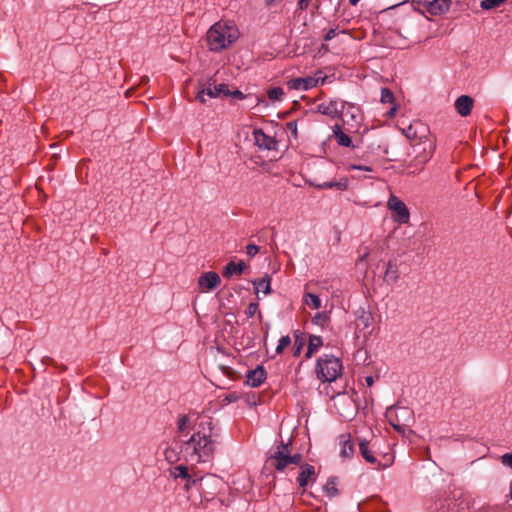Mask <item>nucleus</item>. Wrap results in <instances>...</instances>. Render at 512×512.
Masks as SVG:
<instances>
[{"label":"nucleus","mask_w":512,"mask_h":512,"mask_svg":"<svg viewBox=\"0 0 512 512\" xmlns=\"http://www.w3.org/2000/svg\"><path fill=\"white\" fill-rule=\"evenodd\" d=\"M219 438L216 422L212 417L204 415L198 417L193 434L183 443L187 451H192L191 457L197 462H208L214 456Z\"/></svg>","instance_id":"f257e3e1"},{"label":"nucleus","mask_w":512,"mask_h":512,"mask_svg":"<svg viewBox=\"0 0 512 512\" xmlns=\"http://www.w3.org/2000/svg\"><path fill=\"white\" fill-rule=\"evenodd\" d=\"M292 439L287 442L281 440L275 447L271 448L265 461L267 469H273L283 473L287 470H293L303 462L302 454L292 453Z\"/></svg>","instance_id":"f03ea898"},{"label":"nucleus","mask_w":512,"mask_h":512,"mask_svg":"<svg viewBox=\"0 0 512 512\" xmlns=\"http://www.w3.org/2000/svg\"><path fill=\"white\" fill-rule=\"evenodd\" d=\"M240 36L237 26L232 21L214 23L206 34L207 45L212 52H221L235 43Z\"/></svg>","instance_id":"7ed1b4c3"},{"label":"nucleus","mask_w":512,"mask_h":512,"mask_svg":"<svg viewBox=\"0 0 512 512\" xmlns=\"http://www.w3.org/2000/svg\"><path fill=\"white\" fill-rule=\"evenodd\" d=\"M403 133L410 140H419V143L413 145L414 151L423 145L425 155L420 162H427L432 157L436 147L434 141L428 138V126L421 121H414L403 130Z\"/></svg>","instance_id":"20e7f679"},{"label":"nucleus","mask_w":512,"mask_h":512,"mask_svg":"<svg viewBox=\"0 0 512 512\" xmlns=\"http://www.w3.org/2000/svg\"><path fill=\"white\" fill-rule=\"evenodd\" d=\"M342 362L333 355H324L317 360V377L325 382L335 381L342 373Z\"/></svg>","instance_id":"39448f33"},{"label":"nucleus","mask_w":512,"mask_h":512,"mask_svg":"<svg viewBox=\"0 0 512 512\" xmlns=\"http://www.w3.org/2000/svg\"><path fill=\"white\" fill-rule=\"evenodd\" d=\"M386 417L396 431L404 433L413 420V412L407 407L395 406L387 409Z\"/></svg>","instance_id":"423d86ee"},{"label":"nucleus","mask_w":512,"mask_h":512,"mask_svg":"<svg viewBox=\"0 0 512 512\" xmlns=\"http://www.w3.org/2000/svg\"><path fill=\"white\" fill-rule=\"evenodd\" d=\"M205 95L209 96L210 98H218L221 96L228 97L230 95V90L227 84H216L215 80L210 79L207 83V86L204 85L201 89L198 90L196 100L201 103H205Z\"/></svg>","instance_id":"0eeeda50"},{"label":"nucleus","mask_w":512,"mask_h":512,"mask_svg":"<svg viewBox=\"0 0 512 512\" xmlns=\"http://www.w3.org/2000/svg\"><path fill=\"white\" fill-rule=\"evenodd\" d=\"M387 208L391 211L392 219L398 224H407L409 222V209L397 196L393 194L390 195L387 201Z\"/></svg>","instance_id":"6e6552de"},{"label":"nucleus","mask_w":512,"mask_h":512,"mask_svg":"<svg viewBox=\"0 0 512 512\" xmlns=\"http://www.w3.org/2000/svg\"><path fill=\"white\" fill-rule=\"evenodd\" d=\"M373 321V316L369 311L364 309H358L355 312V336L356 338H360L361 334L363 337H366V330L370 328Z\"/></svg>","instance_id":"1a4fd4ad"},{"label":"nucleus","mask_w":512,"mask_h":512,"mask_svg":"<svg viewBox=\"0 0 512 512\" xmlns=\"http://www.w3.org/2000/svg\"><path fill=\"white\" fill-rule=\"evenodd\" d=\"M326 77H304V78H293L288 81V86L290 89L295 90H309L313 87H316L318 83L321 81L323 84L325 82Z\"/></svg>","instance_id":"9d476101"},{"label":"nucleus","mask_w":512,"mask_h":512,"mask_svg":"<svg viewBox=\"0 0 512 512\" xmlns=\"http://www.w3.org/2000/svg\"><path fill=\"white\" fill-rule=\"evenodd\" d=\"M221 284L220 276L214 272H204L198 278V285L201 291H210L216 289Z\"/></svg>","instance_id":"9b49d317"},{"label":"nucleus","mask_w":512,"mask_h":512,"mask_svg":"<svg viewBox=\"0 0 512 512\" xmlns=\"http://www.w3.org/2000/svg\"><path fill=\"white\" fill-rule=\"evenodd\" d=\"M343 109L344 103L338 100H330L317 105V112L331 118L338 117L339 114L342 113Z\"/></svg>","instance_id":"f8f14e48"},{"label":"nucleus","mask_w":512,"mask_h":512,"mask_svg":"<svg viewBox=\"0 0 512 512\" xmlns=\"http://www.w3.org/2000/svg\"><path fill=\"white\" fill-rule=\"evenodd\" d=\"M253 137L255 144L260 148L264 150H275L277 146V141L264 133L262 129H255L253 131Z\"/></svg>","instance_id":"ddd939ff"},{"label":"nucleus","mask_w":512,"mask_h":512,"mask_svg":"<svg viewBox=\"0 0 512 512\" xmlns=\"http://www.w3.org/2000/svg\"><path fill=\"white\" fill-rule=\"evenodd\" d=\"M267 378L266 370L263 366H257L249 370L246 374V384L251 387H259Z\"/></svg>","instance_id":"4468645a"},{"label":"nucleus","mask_w":512,"mask_h":512,"mask_svg":"<svg viewBox=\"0 0 512 512\" xmlns=\"http://www.w3.org/2000/svg\"><path fill=\"white\" fill-rule=\"evenodd\" d=\"M297 467L300 468V472L297 476V483L299 487L305 488L308 482L316 475L315 467L303 462H301Z\"/></svg>","instance_id":"2eb2a0df"},{"label":"nucleus","mask_w":512,"mask_h":512,"mask_svg":"<svg viewBox=\"0 0 512 512\" xmlns=\"http://www.w3.org/2000/svg\"><path fill=\"white\" fill-rule=\"evenodd\" d=\"M454 106L460 116L466 117L473 109L474 100L468 95H461L456 99Z\"/></svg>","instance_id":"dca6fc26"},{"label":"nucleus","mask_w":512,"mask_h":512,"mask_svg":"<svg viewBox=\"0 0 512 512\" xmlns=\"http://www.w3.org/2000/svg\"><path fill=\"white\" fill-rule=\"evenodd\" d=\"M451 6L450 0H431L428 5H426V10L431 15H442L449 11Z\"/></svg>","instance_id":"f3484780"},{"label":"nucleus","mask_w":512,"mask_h":512,"mask_svg":"<svg viewBox=\"0 0 512 512\" xmlns=\"http://www.w3.org/2000/svg\"><path fill=\"white\" fill-rule=\"evenodd\" d=\"M400 278L399 265L396 260L388 261L384 274V281L390 285L395 284Z\"/></svg>","instance_id":"a211bd4d"},{"label":"nucleus","mask_w":512,"mask_h":512,"mask_svg":"<svg viewBox=\"0 0 512 512\" xmlns=\"http://www.w3.org/2000/svg\"><path fill=\"white\" fill-rule=\"evenodd\" d=\"M333 136L339 146L342 147H355L352 140L347 133H345L339 124L333 126Z\"/></svg>","instance_id":"6ab92c4d"},{"label":"nucleus","mask_w":512,"mask_h":512,"mask_svg":"<svg viewBox=\"0 0 512 512\" xmlns=\"http://www.w3.org/2000/svg\"><path fill=\"white\" fill-rule=\"evenodd\" d=\"M340 444L342 445L340 456L345 459L351 458L354 455V445L350 434H342L340 436Z\"/></svg>","instance_id":"aec40b11"},{"label":"nucleus","mask_w":512,"mask_h":512,"mask_svg":"<svg viewBox=\"0 0 512 512\" xmlns=\"http://www.w3.org/2000/svg\"><path fill=\"white\" fill-rule=\"evenodd\" d=\"M246 267L247 266H246L244 261H239L238 263L230 261L224 267L222 274L226 278H230L234 274L235 275H241L244 272V270L246 269Z\"/></svg>","instance_id":"412c9836"},{"label":"nucleus","mask_w":512,"mask_h":512,"mask_svg":"<svg viewBox=\"0 0 512 512\" xmlns=\"http://www.w3.org/2000/svg\"><path fill=\"white\" fill-rule=\"evenodd\" d=\"M359 451L362 457L371 464H375L377 462L376 458L373 455V452L371 451L369 447V442L365 439L361 440L359 442Z\"/></svg>","instance_id":"4be33fe9"},{"label":"nucleus","mask_w":512,"mask_h":512,"mask_svg":"<svg viewBox=\"0 0 512 512\" xmlns=\"http://www.w3.org/2000/svg\"><path fill=\"white\" fill-rule=\"evenodd\" d=\"M323 345V340L321 336L311 335L309 337L308 349L306 352V357L310 358L314 352H316Z\"/></svg>","instance_id":"5701e85b"},{"label":"nucleus","mask_w":512,"mask_h":512,"mask_svg":"<svg viewBox=\"0 0 512 512\" xmlns=\"http://www.w3.org/2000/svg\"><path fill=\"white\" fill-rule=\"evenodd\" d=\"M253 285L255 287L256 293H258L260 290H262L266 295L271 293L270 277L268 275L253 281Z\"/></svg>","instance_id":"b1692460"},{"label":"nucleus","mask_w":512,"mask_h":512,"mask_svg":"<svg viewBox=\"0 0 512 512\" xmlns=\"http://www.w3.org/2000/svg\"><path fill=\"white\" fill-rule=\"evenodd\" d=\"M348 118H350V120L352 121H355L356 122V126L359 125L360 123V120H361V115L359 113V109L356 108L355 106H350L347 111L344 113L343 115V123L344 124H348L349 123V120Z\"/></svg>","instance_id":"393cba45"},{"label":"nucleus","mask_w":512,"mask_h":512,"mask_svg":"<svg viewBox=\"0 0 512 512\" xmlns=\"http://www.w3.org/2000/svg\"><path fill=\"white\" fill-rule=\"evenodd\" d=\"M337 485V478L336 477H330L326 484L323 487V490L325 494L329 498H333L339 495V490L336 488Z\"/></svg>","instance_id":"a878e982"},{"label":"nucleus","mask_w":512,"mask_h":512,"mask_svg":"<svg viewBox=\"0 0 512 512\" xmlns=\"http://www.w3.org/2000/svg\"><path fill=\"white\" fill-rule=\"evenodd\" d=\"M348 179L342 178L339 181H331V182H325L321 184L320 188H336L338 190L344 191L348 188Z\"/></svg>","instance_id":"bb28decb"},{"label":"nucleus","mask_w":512,"mask_h":512,"mask_svg":"<svg viewBox=\"0 0 512 512\" xmlns=\"http://www.w3.org/2000/svg\"><path fill=\"white\" fill-rule=\"evenodd\" d=\"M304 303L309 306L311 309H319L321 307L320 298L313 293H305L304 295Z\"/></svg>","instance_id":"cd10ccee"},{"label":"nucleus","mask_w":512,"mask_h":512,"mask_svg":"<svg viewBox=\"0 0 512 512\" xmlns=\"http://www.w3.org/2000/svg\"><path fill=\"white\" fill-rule=\"evenodd\" d=\"M170 475L175 479H177V478L186 479L187 477H189L190 474H189V469L187 466L178 465L170 470Z\"/></svg>","instance_id":"c85d7f7f"},{"label":"nucleus","mask_w":512,"mask_h":512,"mask_svg":"<svg viewBox=\"0 0 512 512\" xmlns=\"http://www.w3.org/2000/svg\"><path fill=\"white\" fill-rule=\"evenodd\" d=\"M305 345V338L300 331H296L295 333V341H294V356H299L303 347Z\"/></svg>","instance_id":"c756f323"},{"label":"nucleus","mask_w":512,"mask_h":512,"mask_svg":"<svg viewBox=\"0 0 512 512\" xmlns=\"http://www.w3.org/2000/svg\"><path fill=\"white\" fill-rule=\"evenodd\" d=\"M329 315L327 312H318L312 318V323L318 326H325L329 322Z\"/></svg>","instance_id":"7c9ffc66"},{"label":"nucleus","mask_w":512,"mask_h":512,"mask_svg":"<svg viewBox=\"0 0 512 512\" xmlns=\"http://www.w3.org/2000/svg\"><path fill=\"white\" fill-rule=\"evenodd\" d=\"M507 0H482L480 3V7L483 10H492L494 8L499 7Z\"/></svg>","instance_id":"2f4dec72"},{"label":"nucleus","mask_w":512,"mask_h":512,"mask_svg":"<svg viewBox=\"0 0 512 512\" xmlns=\"http://www.w3.org/2000/svg\"><path fill=\"white\" fill-rule=\"evenodd\" d=\"M381 102L384 104H394L395 97L392 91L388 88L381 89Z\"/></svg>","instance_id":"473e14b6"},{"label":"nucleus","mask_w":512,"mask_h":512,"mask_svg":"<svg viewBox=\"0 0 512 512\" xmlns=\"http://www.w3.org/2000/svg\"><path fill=\"white\" fill-rule=\"evenodd\" d=\"M267 95L270 100L279 101L282 99V96L284 95V91L281 87H273L268 90Z\"/></svg>","instance_id":"72a5a7b5"},{"label":"nucleus","mask_w":512,"mask_h":512,"mask_svg":"<svg viewBox=\"0 0 512 512\" xmlns=\"http://www.w3.org/2000/svg\"><path fill=\"white\" fill-rule=\"evenodd\" d=\"M190 425V418L188 415H181L177 421V429L179 433H183Z\"/></svg>","instance_id":"f704fd0d"},{"label":"nucleus","mask_w":512,"mask_h":512,"mask_svg":"<svg viewBox=\"0 0 512 512\" xmlns=\"http://www.w3.org/2000/svg\"><path fill=\"white\" fill-rule=\"evenodd\" d=\"M291 344L290 336L286 335L280 338L276 347V353L281 354Z\"/></svg>","instance_id":"c9c22d12"},{"label":"nucleus","mask_w":512,"mask_h":512,"mask_svg":"<svg viewBox=\"0 0 512 512\" xmlns=\"http://www.w3.org/2000/svg\"><path fill=\"white\" fill-rule=\"evenodd\" d=\"M164 457L168 462L173 463L178 460V453L175 448L168 447L164 451Z\"/></svg>","instance_id":"e433bc0d"},{"label":"nucleus","mask_w":512,"mask_h":512,"mask_svg":"<svg viewBox=\"0 0 512 512\" xmlns=\"http://www.w3.org/2000/svg\"><path fill=\"white\" fill-rule=\"evenodd\" d=\"M258 309H259V305L258 303L256 302H251L246 311H245V314L247 315L248 318H252L257 312H258Z\"/></svg>","instance_id":"4c0bfd02"},{"label":"nucleus","mask_w":512,"mask_h":512,"mask_svg":"<svg viewBox=\"0 0 512 512\" xmlns=\"http://www.w3.org/2000/svg\"><path fill=\"white\" fill-rule=\"evenodd\" d=\"M286 131L289 132L295 139L298 136L297 133V122L296 121H289L286 123Z\"/></svg>","instance_id":"58836bf2"},{"label":"nucleus","mask_w":512,"mask_h":512,"mask_svg":"<svg viewBox=\"0 0 512 512\" xmlns=\"http://www.w3.org/2000/svg\"><path fill=\"white\" fill-rule=\"evenodd\" d=\"M501 463L512 469V452L505 453L500 457Z\"/></svg>","instance_id":"ea45409f"},{"label":"nucleus","mask_w":512,"mask_h":512,"mask_svg":"<svg viewBox=\"0 0 512 512\" xmlns=\"http://www.w3.org/2000/svg\"><path fill=\"white\" fill-rule=\"evenodd\" d=\"M199 481H201V478H192L191 475H189V477L186 478L184 489L188 491L192 486L196 485Z\"/></svg>","instance_id":"a19ab883"},{"label":"nucleus","mask_w":512,"mask_h":512,"mask_svg":"<svg viewBox=\"0 0 512 512\" xmlns=\"http://www.w3.org/2000/svg\"><path fill=\"white\" fill-rule=\"evenodd\" d=\"M259 252V247L255 244H248L246 246V253L250 257H254Z\"/></svg>","instance_id":"79ce46f5"},{"label":"nucleus","mask_w":512,"mask_h":512,"mask_svg":"<svg viewBox=\"0 0 512 512\" xmlns=\"http://www.w3.org/2000/svg\"><path fill=\"white\" fill-rule=\"evenodd\" d=\"M350 169H352V170H360V171H367V172H371L372 171V168L370 166L356 165V164L350 165Z\"/></svg>","instance_id":"37998d69"},{"label":"nucleus","mask_w":512,"mask_h":512,"mask_svg":"<svg viewBox=\"0 0 512 512\" xmlns=\"http://www.w3.org/2000/svg\"><path fill=\"white\" fill-rule=\"evenodd\" d=\"M337 35V30L335 28H331L327 31V33L324 36L325 41L332 40Z\"/></svg>","instance_id":"c03bdc74"},{"label":"nucleus","mask_w":512,"mask_h":512,"mask_svg":"<svg viewBox=\"0 0 512 512\" xmlns=\"http://www.w3.org/2000/svg\"><path fill=\"white\" fill-rule=\"evenodd\" d=\"M229 96L240 100L246 98V96L240 90H234L233 92L230 91Z\"/></svg>","instance_id":"a18cd8bd"},{"label":"nucleus","mask_w":512,"mask_h":512,"mask_svg":"<svg viewBox=\"0 0 512 512\" xmlns=\"http://www.w3.org/2000/svg\"><path fill=\"white\" fill-rule=\"evenodd\" d=\"M311 0H299L298 1V9L305 10L309 6Z\"/></svg>","instance_id":"49530a36"},{"label":"nucleus","mask_w":512,"mask_h":512,"mask_svg":"<svg viewBox=\"0 0 512 512\" xmlns=\"http://www.w3.org/2000/svg\"><path fill=\"white\" fill-rule=\"evenodd\" d=\"M396 110H397V106L396 104H391V107L390 109L387 111L386 115L389 117V118H393L396 114Z\"/></svg>","instance_id":"de8ad7c7"},{"label":"nucleus","mask_w":512,"mask_h":512,"mask_svg":"<svg viewBox=\"0 0 512 512\" xmlns=\"http://www.w3.org/2000/svg\"><path fill=\"white\" fill-rule=\"evenodd\" d=\"M431 0H412V2L414 4H417V5H422L426 8V5H428V3L430 2Z\"/></svg>","instance_id":"09e8293b"},{"label":"nucleus","mask_w":512,"mask_h":512,"mask_svg":"<svg viewBox=\"0 0 512 512\" xmlns=\"http://www.w3.org/2000/svg\"><path fill=\"white\" fill-rule=\"evenodd\" d=\"M365 382L367 384V386L371 387L374 383V378L373 376H367L365 377Z\"/></svg>","instance_id":"8fccbe9b"},{"label":"nucleus","mask_w":512,"mask_h":512,"mask_svg":"<svg viewBox=\"0 0 512 512\" xmlns=\"http://www.w3.org/2000/svg\"><path fill=\"white\" fill-rule=\"evenodd\" d=\"M42 363L43 364H54V360L51 357L46 356L42 359Z\"/></svg>","instance_id":"3c124183"},{"label":"nucleus","mask_w":512,"mask_h":512,"mask_svg":"<svg viewBox=\"0 0 512 512\" xmlns=\"http://www.w3.org/2000/svg\"><path fill=\"white\" fill-rule=\"evenodd\" d=\"M149 82V77L143 76L140 80L141 85H146Z\"/></svg>","instance_id":"603ef678"},{"label":"nucleus","mask_w":512,"mask_h":512,"mask_svg":"<svg viewBox=\"0 0 512 512\" xmlns=\"http://www.w3.org/2000/svg\"><path fill=\"white\" fill-rule=\"evenodd\" d=\"M360 0H349V3L352 5V6H355Z\"/></svg>","instance_id":"864d4df0"},{"label":"nucleus","mask_w":512,"mask_h":512,"mask_svg":"<svg viewBox=\"0 0 512 512\" xmlns=\"http://www.w3.org/2000/svg\"><path fill=\"white\" fill-rule=\"evenodd\" d=\"M368 256V253L366 252L362 257H360V260L361 261H364L366 259V257Z\"/></svg>","instance_id":"5fc2aeb1"},{"label":"nucleus","mask_w":512,"mask_h":512,"mask_svg":"<svg viewBox=\"0 0 512 512\" xmlns=\"http://www.w3.org/2000/svg\"><path fill=\"white\" fill-rule=\"evenodd\" d=\"M343 400H344V401H347V402H349V403H352V400H351L350 398L345 397V396H343Z\"/></svg>","instance_id":"6e6d98bb"},{"label":"nucleus","mask_w":512,"mask_h":512,"mask_svg":"<svg viewBox=\"0 0 512 512\" xmlns=\"http://www.w3.org/2000/svg\"><path fill=\"white\" fill-rule=\"evenodd\" d=\"M322 49L327 50L328 48H327V46H326V45H324V44H323V45H322Z\"/></svg>","instance_id":"4d7b16f0"}]
</instances>
